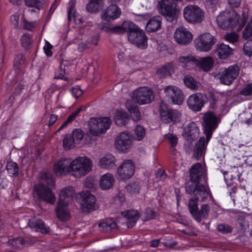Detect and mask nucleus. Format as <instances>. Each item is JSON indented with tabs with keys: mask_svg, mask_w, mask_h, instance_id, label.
Returning a JSON list of instances; mask_svg holds the SVG:
<instances>
[{
	"mask_svg": "<svg viewBox=\"0 0 252 252\" xmlns=\"http://www.w3.org/2000/svg\"><path fill=\"white\" fill-rule=\"evenodd\" d=\"M206 172L202 165L197 163L193 165L190 169V182L186 189L189 194H193L194 197L189 200L188 207L192 216L198 209L197 201H203L208 196V191L206 187L199 184L202 178H205Z\"/></svg>",
	"mask_w": 252,
	"mask_h": 252,
	"instance_id": "nucleus-1",
	"label": "nucleus"
},
{
	"mask_svg": "<svg viewBox=\"0 0 252 252\" xmlns=\"http://www.w3.org/2000/svg\"><path fill=\"white\" fill-rule=\"evenodd\" d=\"M92 162L85 157H78L72 160L63 158L54 164V171L57 176L70 173L76 178L86 175L91 170Z\"/></svg>",
	"mask_w": 252,
	"mask_h": 252,
	"instance_id": "nucleus-2",
	"label": "nucleus"
},
{
	"mask_svg": "<svg viewBox=\"0 0 252 252\" xmlns=\"http://www.w3.org/2000/svg\"><path fill=\"white\" fill-rule=\"evenodd\" d=\"M202 120V126L206 139L204 137H201L195 146L193 157L197 159H199L204 154L206 145L220 121L219 118L217 117L213 112L210 111L203 114Z\"/></svg>",
	"mask_w": 252,
	"mask_h": 252,
	"instance_id": "nucleus-3",
	"label": "nucleus"
},
{
	"mask_svg": "<svg viewBox=\"0 0 252 252\" xmlns=\"http://www.w3.org/2000/svg\"><path fill=\"white\" fill-rule=\"evenodd\" d=\"M243 18L240 21V15L234 10L221 12L217 17L218 26L223 30H232L239 25L238 30L242 29L248 19L247 16L243 13Z\"/></svg>",
	"mask_w": 252,
	"mask_h": 252,
	"instance_id": "nucleus-4",
	"label": "nucleus"
},
{
	"mask_svg": "<svg viewBox=\"0 0 252 252\" xmlns=\"http://www.w3.org/2000/svg\"><path fill=\"white\" fill-rule=\"evenodd\" d=\"M124 33L127 32L128 41L137 47L145 49L147 47L148 37L143 31L130 21L123 23Z\"/></svg>",
	"mask_w": 252,
	"mask_h": 252,
	"instance_id": "nucleus-5",
	"label": "nucleus"
},
{
	"mask_svg": "<svg viewBox=\"0 0 252 252\" xmlns=\"http://www.w3.org/2000/svg\"><path fill=\"white\" fill-rule=\"evenodd\" d=\"M178 0H160L158 2V7L160 13L165 17L169 22H172L176 18Z\"/></svg>",
	"mask_w": 252,
	"mask_h": 252,
	"instance_id": "nucleus-6",
	"label": "nucleus"
},
{
	"mask_svg": "<svg viewBox=\"0 0 252 252\" xmlns=\"http://www.w3.org/2000/svg\"><path fill=\"white\" fill-rule=\"evenodd\" d=\"M111 120L108 117L92 118L89 121V131L94 135L105 133L110 127Z\"/></svg>",
	"mask_w": 252,
	"mask_h": 252,
	"instance_id": "nucleus-7",
	"label": "nucleus"
},
{
	"mask_svg": "<svg viewBox=\"0 0 252 252\" xmlns=\"http://www.w3.org/2000/svg\"><path fill=\"white\" fill-rule=\"evenodd\" d=\"M184 17L189 23L199 24L205 19L203 11L197 5H189L184 9Z\"/></svg>",
	"mask_w": 252,
	"mask_h": 252,
	"instance_id": "nucleus-8",
	"label": "nucleus"
},
{
	"mask_svg": "<svg viewBox=\"0 0 252 252\" xmlns=\"http://www.w3.org/2000/svg\"><path fill=\"white\" fill-rule=\"evenodd\" d=\"M159 107L160 119L163 123L175 124L180 121L182 114L179 110L168 109L167 104L163 101L160 102Z\"/></svg>",
	"mask_w": 252,
	"mask_h": 252,
	"instance_id": "nucleus-9",
	"label": "nucleus"
},
{
	"mask_svg": "<svg viewBox=\"0 0 252 252\" xmlns=\"http://www.w3.org/2000/svg\"><path fill=\"white\" fill-rule=\"evenodd\" d=\"M133 99L139 104H146L153 102L155 95L153 91L148 87H140L133 91Z\"/></svg>",
	"mask_w": 252,
	"mask_h": 252,
	"instance_id": "nucleus-10",
	"label": "nucleus"
},
{
	"mask_svg": "<svg viewBox=\"0 0 252 252\" xmlns=\"http://www.w3.org/2000/svg\"><path fill=\"white\" fill-rule=\"evenodd\" d=\"M216 42V39L209 33L199 36L195 40L196 48L203 52L210 51Z\"/></svg>",
	"mask_w": 252,
	"mask_h": 252,
	"instance_id": "nucleus-11",
	"label": "nucleus"
},
{
	"mask_svg": "<svg viewBox=\"0 0 252 252\" xmlns=\"http://www.w3.org/2000/svg\"><path fill=\"white\" fill-rule=\"evenodd\" d=\"M239 71V67L237 64L224 68L220 72L219 77L220 82L224 85H230L237 78Z\"/></svg>",
	"mask_w": 252,
	"mask_h": 252,
	"instance_id": "nucleus-12",
	"label": "nucleus"
},
{
	"mask_svg": "<svg viewBox=\"0 0 252 252\" xmlns=\"http://www.w3.org/2000/svg\"><path fill=\"white\" fill-rule=\"evenodd\" d=\"M135 166L133 161L131 159H126L117 169L118 178L123 181L128 180L133 176Z\"/></svg>",
	"mask_w": 252,
	"mask_h": 252,
	"instance_id": "nucleus-13",
	"label": "nucleus"
},
{
	"mask_svg": "<svg viewBox=\"0 0 252 252\" xmlns=\"http://www.w3.org/2000/svg\"><path fill=\"white\" fill-rule=\"evenodd\" d=\"M207 99L205 94L201 93L192 94L188 98V105L193 111H199L204 105Z\"/></svg>",
	"mask_w": 252,
	"mask_h": 252,
	"instance_id": "nucleus-14",
	"label": "nucleus"
},
{
	"mask_svg": "<svg viewBox=\"0 0 252 252\" xmlns=\"http://www.w3.org/2000/svg\"><path fill=\"white\" fill-rule=\"evenodd\" d=\"M166 96L171 99L175 104L180 105L184 100V94L178 87L174 85L165 86L163 88Z\"/></svg>",
	"mask_w": 252,
	"mask_h": 252,
	"instance_id": "nucleus-15",
	"label": "nucleus"
},
{
	"mask_svg": "<svg viewBox=\"0 0 252 252\" xmlns=\"http://www.w3.org/2000/svg\"><path fill=\"white\" fill-rule=\"evenodd\" d=\"M34 189L40 199L52 204L55 202V195L48 187L43 184H39L34 186Z\"/></svg>",
	"mask_w": 252,
	"mask_h": 252,
	"instance_id": "nucleus-16",
	"label": "nucleus"
},
{
	"mask_svg": "<svg viewBox=\"0 0 252 252\" xmlns=\"http://www.w3.org/2000/svg\"><path fill=\"white\" fill-rule=\"evenodd\" d=\"M81 201H80L84 212H91L96 209L95 197L89 191H82L80 193Z\"/></svg>",
	"mask_w": 252,
	"mask_h": 252,
	"instance_id": "nucleus-17",
	"label": "nucleus"
},
{
	"mask_svg": "<svg viewBox=\"0 0 252 252\" xmlns=\"http://www.w3.org/2000/svg\"><path fill=\"white\" fill-rule=\"evenodd\" d=\"M132 141V137L130 135L126 132H122L116 140V148L119 151L127 152L131 148Z\"/></svg>",
	"mask_w": 252,
	"mask_h": 252,
	"instance_id": "nucleus-18",
	"label": "nucleus"
},
{
	"mask_svg": "<svg viewBox=\"0 0 252 252\" xmlns=\"http://www.w3.org/2000/svg\"><path fill=\"white\" fill-rule=\"evenodd\" d=\"M174 37L176 41L181 45L188 44L192 38L191 33L184 27L177 29L174 33Z\"/></svg>",
	"mask_w": 252,
	"mask_h": 252,
	"instance_id": "nucleus-19",
	"label": "nucleus"
},
{
	"mask_svg": "<svg viewBox=\"0 0 252 252\" xmlns=\"http://www.w3.org/2000/svg\"><path fill=\"white\" fill-rule=\"evenodd\" d=\"M183 135L186 140L190 142L196 140L199 136L198 126L194 122L189 123L184 128Z\"/></svg>",
	"mask_w": 252,
	"mask_h": 252,
	"instance_id": "nucleus-20",
	"label": "nucleus"
},
{
	"mask_svg": "<svg viewBox=\"0 0 252 252\" xmlns=\"http://www.w3.org/2000/svg\"><path fill=\"white\" fill-rule=\"evenodd\" d=\"M121 13L120 9L116 4H111L101 12L102 19L111 21L118 18Z\"/></svg>",
	"mask_w": 252,
	"mask_h": 252,
	"instance_id": "nucleus-21",
	"label": "nucleus"
},
{
	"mask_svg": "<svg viewBox=\"0 0 252 252\" xmlns=\"http://www.w3.org/2000/svg\"><path fill=\"white\" fill-rule=\"evenodd\" d=\"M29 225L32 229L42 233L47 234L50 232V227L41 220H30L29 221Z\"/></svg>",
	"mask_w": 252,
	"mask_h": 252,
	"instance_id": "nucleus-22",
	"label": "nucleus"
},
{
	"mask_svg": "<svg viewBox=\"0 0 252 252\" xmlns=\"http://www.w3.org/2000/svg\"><path fill=\"white\" fill-rule=\"evenodd\" d=\"M115 221L112 219H106L100 221L98 224L99 230L103 233H109L117 228Z\"/></svg>",
	"mask_w": 252,
	"mask_h": 252,
	"instance_id": "nucleus-23",
	"label": "nucleus"
},
{
	"mask_svg": "<svg viewBox=\"0 0 252 252\" xmlns=\"http://www.w3.org/2000/svg\"><path fill=\"white\" fill-rule=\"evenodd\" d=\"M126 105L127 109L131 114L133 120L135 122L139 121L141 115L136 102L133 100H127Z\"/></svg>",
	"mask_w": 252,
	"mask_h": 252,
	"instance_id": "nucleus-24",
	"label": "nucleus"
},
{
	"mask_svg": "<svg viewBox=\"0 0 252 252\" xmlns=\"http://www.w3.org/2000/svg\"><path fill=\"white\" fill-rule=\"evenodd\" d=\"M115 182L113 175L106 173L101 176L99 180V187L103 190H107L112 188Z\"/></svg>",
	"mask_w": 252,
	"mask_h": 252,
	"instance_id": "nucleus-25",
	"label": "nucleus"
},
{
	"mask_svg": "<svg viewBox=\"0 0 252 252\" xmlns=\"http://www.w3.org/2000/svg\"><path fill=\"white\" fill-rule=\"evenodd\" d=\"M67 204L58 202L56 208V213L58 218L62 221H66L70 219V213Z\"/></svg>",
	"mask_w": 252,
	"mask_h": 252,
	"instance_id": "nucleus-26",
	"label": "nucleus"
},
{
	"mask_svg": "<svg viewBox=\"0 0 252 252\" xmlns=\"http://www.w3.org/2000/svg\"><path fill=\"white\" fill-rule=\"evenodd\" d=\"M122 215L128 220L127 226L128 228H132L136 223L139 218L137 211L129 210L121 213Z\"/></svg>",
	"mask_w": 252,
	"mask_h": 252,
	"instance_id": "nucleus-27",
	"label": "nucleus"
},
{
	"mask_svg": "<svg viewBox=\"0 0 252 252\" xmlns=\"http://www.w3.org/2000/svg\"><path fill=\"white\" fill-rule=\"evenodd\" d=\"M210 208L208 204H203L201 206L200 209H198L192 215L194 219L198 222H200L202 220L206 219L208 218Z\"/></svg>",
	"mask_w": 252,
	"mask_h": 252,
	"instance_id": "nucleus-28",
	"label": "nucleus"
},
{
	"mask_svg": "<svg viewBox=\"0 0 252 252\" xmlns=\"http://www.w3.org/2000/svg\"><path fill=\"white\" fill-rule=\"evenodd\" d=\"M116 159L111 154H107L102 157L99 161V165L102 168L111 169L115 166Z\"/></svg>",
	"mask_w": 252,
	"mask_h": 252,
	"instance_id": "nucleus-29",
	"label": "nucleus"
},
{
	"mask_svg": "<svg viewBox=\"0 0 252 252\" xmlns=\"http://www.w3.org/2000/svg\"><path fill=\"white\" fill-rule=\"evenodd\" d=\"M74 195V190L72 187H68L64 189H63L61 191L59 194V200L58 202L60 203H63L64 204H67L68 200L72 198Z\"/></svg>",
	"mask_w": 252,
	"mask_h": 252,
	"instance_id": "nucleus-30",
	"label": "nucleus"
},
{
	"mask_svg": "<svg viewBox=\"0 0 252 252\" xmlns=\"http://www.w3.org/2000/svg\"><path fill=\"white\" fill-rule=\"evenodd\" d=\"M129 120V115L126 111L118 110L115 114V123L119 126H125Z\"/></svg>",
	"mask_w": 252,
	"mask_h": 252,
	"instance_id": "nucleus-31",
	"label": "nucleus"
},
{
	"mask_svg": "<svg viewBox=\"0 0 252 252\" xmlns=\"http://www.w3.org/2000/svg\"><path fill=\"white\" fill-rule=\"evenodd\" d=\"M216 52L221 59H225L232 54V49L224 44L217 45Z\"/></svg>",
	"mask_w": 252,
	"mask_h": 252,
	"instance_id": "nucleus-32",
	"label": "nucleus"
},
{
	"mask_svg": "<svg viewBox=\"0 0 252 252\" xmlns=\"http://www.w3.org/2000/svg\"><path fill=\"white\" fill-rule=\"evenodd\" d=\"M99 28L101 30H104L113 33H124L123 24L121 26L113 27L108 23H102L99 24Z\"/></svg>",
	"mask_w": 252,
	"mask_h": 252,
	"instance_id": "nucleus-33",
	"label": "nucleus"
},
{
	"mask_svg": "<svg viewBox=\"0 0 252 252\" xmlns=\"http://www.w3.org/2000/svg\"><path fill=\"white\" fill-rule=\"evenodd\" d=\"M160 27L161 18L160 17H156L148 22L146 29L148 32H154L159 29Z\"/></svg>",
	"mask_w": 252,
	"mask_h": 252,
	"instance_id": "nucleus-34",
	"label": "nucleus"
},
{
	"mask_svg": "<svg viewBox=\"0 0 252 252\" xmlns=\"http://www.w3.org/2000/svg\"><path fill=\"white\" fill-rule=\"evenodd\" d=\"M102 7V0H91L86 5V9L90 12L95 13L98 12Z\"/></svg>",
	"mask_w": 252,
	"mask_h": 252,
	"instance_id": "nucleus-35",
	"label": "nucleus"
},
{
	"mask_svg": "<svg viewBox=\"0 0 252 252\" xmlns=\"http://www.w3.org/2000/svg\"><path fill=\"white\" fill-rule=\"evenodd\" d=\"M214 63L213 59L210 57L201 58L200 61L198 60L197 65L203 70L205 71H209L213 67ZM197 65V64L196 65Z\"/></svg>",
	"mask_w": 252,
	"mask_h": 252,
	"instance_id": "nucleus-36",
	"label": "nucleus"
},
{
	"mask_svg": "<svg viewBox=\"0 0 252 252\" xmlns=\"http://www.w3.org/2000/svg\"><path fill=\"white\" fill-rule=\"evenodd\" d=\"M8 244L14 249L21 248L27 244L29 245V243L21 237L9 240Z\"/></svg>",
	"mask_w": 252,
	"mask_h": 252,
	"instance_id": "nucleus-37",
	"label": "nucleus"
},
{
	"mask_svg": "<svg viewBox=\"0 0 252 252\" xmlns=\"http://www.w3.org/2000/svg\"><path fill=\"white\" fill-rule=\"evenodd\" d=\"M70 64V63L66 60H63L62 57L60 58V69L61 72L59 76H55V78L63 79L65 81L68 80V78L64 76V74L65 73V67L67 66Z\"/></svg>",
	"mask_w": 252,
	"mask_h": 252,
	"instance_id": "nucleus-38",
	"label": "nucleus"
},
{
	"mask_svg": "<svg viewBox=\"0 0 252 252\" xmlns=\"http://www.w3.org/2000/svg\"><path fill=\"white\" fill-rule=\"evenodd\" d=\"M173 71L172 65L168 64L163 65L158 71V74L160 78H164L167 75H171Z\"/></svg>",
	"mask_w": 252,
	"mask_h": 252,
	"instance_id": "nucleus-39",
	"label": "nucleus"
},
{
	"mask_svg": "<svg viewBox=\"0 0 252 252\" xmlns=\"http://www.w3.org/2000/svg\"><path fill=\"white\" fill-rule=\"evenodd\" d=\"M6 168L11 176L19 175V167L17 163L12 161H8L7 163Z\"/></svg>",
	"mask_w": 252,
	"mask_h": 252,
	"instance_id": "nucleus-40",
	"label": "nucleus"
},
{
	"mask_svg": "<svg viewBox=\"0 0 252 252\" xmlns=\"http://www.w3.org/2000/svg\"><path fill=\"white\" fill-rule=\"evenodd\" d=\"M63 146L66 150H69L75 147L77 144L71 134H66L63 140Z\"/></svg>",
	"mask_w": 252,
	"mask_h": 252,
	"instance_id": "nucleus-41",
	"label": "nucleus"
},
{
	"mask_svg": "<svg viewBox=\"0 0 252 252\" xmlns=\"http://www.w3.org/2000/svg\"><path fill=\"white\" fill-rule=\"evenodd\" d=\"M184 82L187 87L192 90H196L198 89L197 82L191 76H185L184 79Z\"/></svg>",
	"mask_w": 252,
	"mask_h": 252,
	"instance_id": "nucleus-42",
	"label": "nucleus"
},
{
	"mask_svg": "<svg viewBox=\"0 0 252 252\" xmlns=\"http://www.w3.org/2000/svg\"><path fill=\"white\" fill-rule=\"evenodd\" d=\"M25 5L30 7H35L38 9L43 8L44 0H24Z\"/></svg>",
	"mask_w": 252,
	"mask_h": 252,
	"instance_id": "nucleus-43",
	"label": "nucleus"
},
{
	"mask_svg": "<svg viewBox=\"0 0 252 252\" xmlns=\"http://www.w3.org/2000/svg\"><path fill=\"white\" fill-rule=\"evenodd\" d=\"M179 60L180 63H185L187 65L189 64L196 65L198 63V60L192 55L182 56Z\"/></svg>",
	"mask_w": 252,
	"mask_h": 252,
	"instance_id": "nucleus-44",
	"label": "nucleus"
},
{
	"mask_svg": "<svg viewBox=\"0 0 252 252\" xmlns=\"http://www.w3.org/2000/svg\"><path fill=\"white\" fill-rule=\"evenodd\" d=\"M21 41L23 47L25 49H28L32 46L33 39L30 34L25 33L21 36Z\"/></svg>",
	"mask_w": 252,
	"mask_h": 252,
	"instance_id": "nucleus-45",
	"label": "nucleus"
},
{
	"mask_svg": "<svg viewBox=\"0 0 252 252\" xmlns=\"http://www.w3.org/2000/svg\"><path fill=\"white\" fill-rule=\"evenodd\" d=\"M81 108L78 109L75 112L71 113L68 117H67L66 121L62 125V126L59 128L57 131H59L63 129L64 127L66 126L69 123L72 122L79 115V114L81 111Z\"/></svg>",
	"mask_w": 252,
	"mask_h": 252,
	"instance_id": "nucleus-46",
	"label": "nucleus"
},
{
	"mask_svg": "<svg viewBox=\"0 0 252 252\" xmlns=\"http://www.w3.org/2000/svg\"><path fill=\"white\" fill-rule=\"evenodd\" d=\"M81 108L78 109L75 112L71 113L68 117H67L66 121L62 125V126L59 128L57 131H59L63 129L64 127L66 126L69 123L72 122L79 115V114L81 111Z\"/></svg>",
	"mask_w": 252,
	"mask_h": 252,
	"instance_id": "nucleus-47",
	"label": "nucleus"
},
{
	"mask_svg": "<svg viewBox=\"0 0 252 252\" xmlns=\"http://www.w3.org/2000/svg\"><path fill=\"white\" fill-rule=\"evenodd\" d=\"M135 138L140 141L143 139L146 134V131L144 127L141 126H137L134 130Z\"/></svg>",
	"mask_w": 252,
	"mask_h": 252,
	"instance_id": "nucleus-48",
	"label": "nucleus"
},
{
	"mask_svg": "<svg viewBox=\"0 0 252 252\" xmlns=\"http://www.w3.org/2000/svg\"><path fill=\"white\" fill-rule=\"evenodd\" d=\"M72 138L75 140L77 144L83 139L84 137V133L80 128L74 129L72 133L70 134Z\"/></svg>",
	"mask_w": 252,
	"mask_h": 252,
	"instance_id": "nucleus-49",
	"label": "nucleus"
},
{
	"mask_svg": "<svg viewBox=\"0 0 252 252\" xmlns=\"http://www.w3.org/2000/svg\"><path fill=\"white\" fill-rule=\"evenodd\" d=\"M71 15H72L74 20L76 23H77L78 21L79 23L81 22L80 19L78 18V16L76 15L75 12V5L74 4H72L69 6L68 10V19L69 21L71 20Z\"/></svg>",
	"mask_w": 252,
	"mask_h": 252,
	"instance_id": "nucleus-50",
	"label": "nucleus"
},
{
	"mask_svg": "<svg viewBox=\"0 0 252 252\" xmlns=\"http://www.w3.org/2000/svg\"><path fill=\"white\" fill-rule=\"evenodd\" d=\"M41 179L45 181L47 184L50 186H53L55 184L53 176L49 173H42L41 174Z\"/></svg>",
	"mask_w": 252,
	"mask_h": 252,
	"instance_id": "nucleus-51",
	"label": "nucleus"
},
{
	"mask_svg": "<svg viewBox=\"0 0 252 252\" xmlns=\"http://www.w3.org/2000/svg\"><path fill=\"white\" fill-rule=\"evenodd\" d=\"M127 191L130 193H137L139 189V185L137 182L129 183L126 187Z\"/></svg>",
	"mask_w": 252,
	"mask_h": 252,
	"instance_id": "nucleus-52",
	"label": "nucleus"
},
{
	"mask_svg": "<svg viewBox=\"0 0 252 252\" xmlns=\"http://www.w3.org/2000/svg\"><path fill=\"white\" fill-rule=\"evenodd\" d=\"M219 97V95H216L212 92L209 93L208 99L210 103V107L214 108L216 107V103L218 101Z\"/></svg>",
	"mask_w": 252,
	"mask_h": 252,
	"instance_id": "nucleus-53",
	"label": "nucleus"
},
{
	"mask_svg": "<svg viewBox=\"0 0 252 252\" xmlns=\"http://www.w3.org/2000/svg\"><path fill=\"white\" fill-rule=\"evenodd\" d=\"M155 212L151 208H148L145 210L143 214V220L144 221H148L153 219L155 218Z\"/></svg>",
	"mask_w": 252,
	"mask_h": 252,
	"instance_id": "nucleus-54",
	"label": "nucleus"
},
{
	"mask_svg": "<svg viewBox=\"0 0 252 252\" xmlns=\"http://www.w3.org/2000/svg\"><path fill=\"white\" fill-rule=\"evenodd\" d=\"M243 50L246 55L249 57L252 56V39L244 44Z\"/></svg>",
	"mask_w": 252,
	"mask_h": 252,
	"instance_id": "nucleus-55",
	"label": "nucleus"
},
{
	"mask_svg": "<svg viewBox=\"0 0 252 252\" xmlns=\"http://www.w3.org/2000/svg\"><path fill=\"white\" fill-rule=\"evenodd\" d=\"M218 230L223 234L230 233L232 231V228L229 225L225 224L220 223L217 226Z\"/></svg>",
	"mask_w": 252,
	"mask_h": 252,
	"instance_id": "nucleus-56",
	"label": "nucleus"
},
{
	"mask_svg": "<svg viewBox=\"0 0 252 252\" xmlns=\"http://www.w3.org/2000/svg\"><path fill=\"white\" fill-rule=\"evenodd\" d=\"M240 94L245 96L252 95V83H249L243 88Z\"/></svg>",
	"mask_w": 252,
	"mask_h": 252,
	"instance_id": "nucleus-57",
	"label": "nucleus"
},
{
	"mask_svg": "<svg viewBox=\"0 0 252 252\" xmlns=\"http://www.w3.org/2000/svg\"><path fill=\"white\" fill-rule=\"evenodd\" d=\"M225 39L230 42L234 43L236 42L238 39V35L235 32H231L227 33L224 35Z\"/></svg>",
	"mask_w": 252,
	"mask_h": 252,
	"instance_id": "nucleus-58",
	"label": "nucleus"
},
{
	"mask_svg": "<svg viewBox=\"0 0 252 252\" xmlns=\"http://www.w3.org/2000/svg\"><path fill=\"white\" fill-rule=\"evenodd\" d=\"M240 151H244L246 154H249L252 153V146L248 143L239 145Z\"/></svg>",
	"mask_w": 252,
	"mask_h": 252,
	"instance_id": "nucleus-59",
	"label": "nucleus"
},
{
	"mask_svg": "<svg viewBox=\"0 0 252 252\" xmlns=\"http://www.w3.org/2000/svg\"><path fill=\"white\" fill-rule=\"evenodd\" d=\"M166 137L169 140L171 146H176L177 145L178 138L176 135L172 134H168Z\"/></svg>",
	"mask_w": 252,
	"mask_h": 252,
	"instance_id": "nucleus-60",
	"label": "nucleus"
},
{
	"mask_svg": "<svg viewBox=\"0 0 252 252\" xmlns=\"http://www.w3.org/2000/svg\"><path fill=\"white\" fill-rule=\"evenodd\" d=\"M53 46L48 41L46 42L45 45L44 47V50L46 55L48 57H51L52 55L51 49Z\"/></svg>",
	"mask_w": 252,
	"mask_h": 252,
	"instance_id": "nucleus-61",
	"label": "nucleus"
},
{
	"mask_svg": "<svg viewBox=\"0 0 252 252\" xmlns=\"http://www.w3.org/2000/svg\"><path fill=\"white\" fill-rule=\"evenodd\" d=\"M71 93L72 95L76 98L82 94V91L78 86L72 88L71 89Z\"/></svg>",
	"mask_w": 252,
	"mask_h": 252,
	"instance_id": "nucleus-62",
	"label": "nucleus"
},
{
	"mask_svg": "<svg viewBox=\"0 0 252 252\" xmlns=\"http://www.w3.org/2000/svg\"><path fill=\"white\" fill-rule=\"evenodd\" d=\"M19 21V15H14L11 16V23L13 25L14 27L16 28L18 27Z\"/></svg>",
	"mask_w": 252,
	"mask_h": 252,
	"instance_id": "nucleus-63",
	"label": "nucleus"
},
{
	"mask_svg": "<svg viewBox=\"0 0 252 252\" xmlns=\"http://www.w3.org/2000/svg\"><path fill=\"white\" fill-rule=\"evenodd\" d=\"M238 221L242 229H246L249 225L248 221H246L244 218L241 217H239Z\"/></svg>",
	"mask_w": 252,
	"mask_h": 252,
	"instance_id": "nucleus-64",
	"label": "nucleus"
}]
</instances>
